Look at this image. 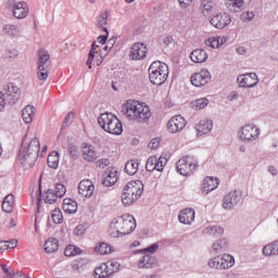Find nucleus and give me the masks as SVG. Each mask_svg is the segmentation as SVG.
<instances>
[{
	"label": "nucleus",
	"instance_id": "obj_22",
	"mask_svg": "<svg viewBox=\"0 0 278 278\" xmlns=\"http://www.w3.org/2000/svg\"><path fill=\"white\" fill-rule=\"evenodd\" d=\"M197 213L193 208L187 207L179 212L178 219L182 225H192L194 223V217Z\"/></svg>",
	"mask_w": 278,
	"mask_h": 278
},
{
	"label": "nucleus",
	"instance_id": "obj_8",
	"mask_svg": "<svg viewBox=\"0 0 278 278\" xmlns=\"http://www.w3.org/2000/svg\"><path fill=\"white\" fill-rule=\"evenodd\" d=\"M118 268H121V264H118V262L109 261L97 267L94 274L97 278H108L110 275H113V273H118Z\"/></svg>",
	"mask_w": 278,
	"mask_h": 278
},
{
	"label": "nucleus",
	"instance_id": "obj_31",
	"mask_svg": "<svg viewBox=\"0 0 278 278\" xmlns=\"http://www.w3.org/2000/svg\"><path fill=\"white\" fill-rule=\"evenodd\" d=\"M115 117H116V115H114L112 113H102L98 117V123H99L100 127H102L103 130L106 131L108 126L111 125V123L114 121Z\"/></svg>",
	"mask_w": 278,
	"mask_h": 278
},
{
	"label": "nucleus",
	"instance_id": "obj_24",
	"mask_svg": "<svg viewBox=\"0 0 278 278\" xmlns=\"http://www.w3.org/2000/svg\"><path fill=\"white\" fill-rule=\"evenodd\" d=\"M27 14H29L27 2H15L13 4V15L15 18H26Z\"/></svg>",
	"mask_w": 278,
	"mask_h": 278
},
{
	"label": "nucleus",
	"instance_id": "obj_37",
	"mask_svg": "<svg viewBox=\"0 0 278 278\" xmlns=\"http://www.w3.org/2000/svg\"><path fill=\"white\" fill-rule=\"evenodd\" d=\"M60 249V241L55 238H50L45 242L46 253H55Z\"/></svg>",
	"mask_w": 278,
	"mask_h": 278
},
{
	"label": "nucleus",
	"instance_id": "obj_47",
	"mask_svg": "<svg viewBox=\"0 0 278 278\" xmlns=\"http://www.w3.org/2000/svg\"><path fill=\"white\" fill-rule=\"evenodd\" d=\"M160 249V243H152L146 249L138 250L137 253H144L146 255H153Z\"/></svg>",
	"mask_w": 278,
	"mask_h": 278
},
{
	"label": "nucleus",
	"instance_id": "obj_34",
	"mask_svg": "<svg viewBox=\"0 0 278 278\" xmlns=\"http://www.w3.org/2000/svg\"><path fill=\"white\" fill-rule=\"evenodd\" d=\"M263 255H265V257L278 255V240L265 245L263 248Z\"/></svg>",
	"mask_w": 278,
	"mask_h": 278
},
{
	"label": "nucleus",
	"instance_id": "obj_55",
	"mask_svg": "<svg viewBox=\"0 0 278 278\" xmlns=\"http://www.w3.org/2000/svg\"><path fill=\"white\" fill-rule=\"evenodd\" d=\"M160 138H154L148 143V149H157L160 147Z\"/></svg>",
	"mask_w": 278,
	"mask_h": 278
},
{
	"label": "nucleus",
	"instance_id": "obj_12",
	"mask_svg": "<svg viewBox=\"0 0 278 278\" xmlns=\"http://www.w3.org/2000/svg\"><path fill=\"white\" fill-rule=\"evenodd\" d=\"M2 93L4 94L7 103L10 105H15V103L18 102V99H21V89L13 83L8 84Z\"/></svg>",
	"mask_w": 278,
	"mask_h": 278
},
{
	"label": "nucleus",
	"instance_id": "obj_33",
	"mask_svg": "<svg viewBox=\"0 0 278 278\" xmlns=\"http://www.w3.org/2000/svg\"><path fill=\"white\" fill-rule=\"evenodd\" d=\"M34 116H36V108H34V105H26L22 111V118L24 123H31L34 121Z\"/></svg>",
	"mask_w": 278,
	"mask_h": 278
},
{
	"label": "nucleus",
	"instance_id": "obj_44",
	"mask_svg": "<svg viewBox=\"0 0 278 278\" xmlns=\"http://www.w3.org/2000/svg\"><path fill=\"white\" fill-rule=\"evenodd\" d=\"M210 268H215L216 270H224L223 261L220 255H217L211 260H208Z\"/></svg>",
	"mask_w": 278,
	"mask_h": 278
},
{
	"label": "nucleus",
	"instance_id": "obj_41",
	"mask_svg": "<svg viewBox=\"0 0 278 278\" xmlns=\"http://www.w3.org/2000/svg\"><path fill=\"white\" fill-rule=\"evenodd\" d=\"M220 257H222V266L224 270L232 268V266L236 265V258H233L231 254H224V255H220Z\"/></svg>",
	"mask_w": 278,
	"mask_h": 278
},
{
	"label": "nucleus",
	"instance_id": "obj_18",
	"mask_svg": "<svg viewBox=\"0 0 278 278\" xmlns=\"http://www.w3.org/2000/svg\"><path fill=\"white\" fill-rule=\"evenodd\" d=\"M78 192L80 197L90 199L94 194V184L90 179H84L78 184Z\"/></svg>",
	"mask_w": 278,
	"mask_h": 278
},
{
	"label": "nucleus",
	"instance_id": "obj_57",
	"mask_svg": "<svg viewBox=\"0 0 278 278\" xmlns=\"http://www.w3.org/2000/svg\"><path fill=\"white\" fill-rule=\"evenodd\" d=\"M17 245H18V241L16 239L5 241V251H8V249H16Z\"/></svg>",
	"mask_w": 278,
	"mask_h": 278
},
{
	"label": "nucleus",
	"instance_id": "obj_56",
	"mask_svg": "<svg viewBox=\"0 0 278 278\" xmlns=\"http://www.w3.org/2000/svg\"><path fill=\"white\" fill-rule=\"evenodd\" d=\"M98 168H105V166H110V159H100L97 161Z\"/></svg>",
	"mask_w": 278,
	"mask_h": 278
},
{
	"label": "nucleus",
	"instance_id": "obj_59",
	"mask_svg": "<svg viewBox=\"0 0 278 278\" xmlns=\"http://www.w3.org/2000/svg\"><path fill=\"white\" fill-rule=\"evenodd\" d=\"M86 231V226L85 225H78L75 229H74V233L75 236H83V233Z\"/></svg>",
	"mask_w": 278,
	"mask_h": 278
},
{
	"label": "nucleus",
	"instance_id": "obj_23",
	"mask_svg": "<svg viewBox=\"0 0 278 278\" xmlns=\"http://www.w3.org/2000/svg\"><path fill=\"white\" fill-rule=\"evenodd\" d=\"M214 10H216V2H213L212 0H201L199 8L201 16L207 18L214 14Z\"/></svg>",
	"mask_w": 278,
	"mask_h": 278
},
{
	"label": "nucleus",
	"instance_id": "obj_61",
	"mask_svg": "<svg viewBox=\"0 0 278 278\" xmlns=\"http://www.w3.org/2000/svg\"><path fill=\"white\" fill-rule=\"evenodd\" d=\"M5 103H8V101L4 98L3 91H0V112L5 110Z\"/></svg>",
	"mask_w": 278,
	"mask_h": 278
},
{
	"label": "nucleus",
	"instance_id": "obj_46",
	"mask_svg": "<svg viewBox=\"0 0 278 278\" xmlns=\"http://www.w3.org/2000/svg\"><path fill=\"white\" fill-rule=\"evenodd\" d=\"M51 218L55 225H61L64 220V216L62 215V211L60 208H54L51 214Z\"/></svg>",
	"mask_w": 278,
	"mask_h": 278
},
{
	"label": "nucleus",
	"instance_id": "obj_35",
	"mask_svg": "<svg viewBox=\"0 0 278 278\" xmlns=\"http://www.w3.org/2000/svg\"><path fill=\"white\" fill-rule=\"evenodd\" d=\"M63 210L65 214H77V202L73 199H64Z\"/></svg>",
	"mask_w": 278,
	"mask_h": 278
},
{
	"label": "nucleus",
	"instance_id": "obj_26",
	"mask_svg": "<svg viewBox=\"0 0 278 278\" xmlns=\"http://www.w3.org/2000/svg\"><path fill=\"white\" fill-rule=\"evenodd\" d=\"M118 181V172L116 169H109L104 173V179L102 181L105 188H112Z\"/></svg>",
	"mask_w": 278,
	"mask_h": 278
},
{
	"label": "nucleus",
	"instance_id": "obj_2",
	"mask_svg": "<svg viewBox=\"0 0 278 278\" xmlns=\"http://www.w3.org/2000/svg\"><path fill=\"white\" fill-rule=\"evenodd\" d=\"M136 227V218L134 215L124 214L112 220L109 231L112 238H121L122 236L132 233Z\"/></svg>",
	"mask_w": 278,
	"mask_h": 278
},
{
	"label": "nucleus",
	"instance_id": "obj_51",
	"mask_svg": "<svg viewBox=\"0 0 278 278\" xmlns=\"http://www.w3.org/2000/svg\"><path fill=\"white\" fill-rule=\"evenodd\" d=\"M241 18L247 23H251L255 18V13L253 11L243 12Z\"/></svg>",
	"mask_w": 278,
	"mask_h": 278
},
{
	"label": "nucleus",
	"instance_id": "obj_58",
	"mask_svg": "<svg viewBox=\"0 0 278 278\" xmlns=\"http://www.w3.org/2000/svg\"><path fill=\"white\" fill-rule=\"evenodd\" d=\"M73 118H75V113H74V112H70V113L65 116V118H64V121H63V127H66V126L68 125V123H70L71 121H73Z\"/></svg>",
	"mask_w": 278,
	"mask_h": 278
},
{
	"label": "nucleus",
	"instance_id": "obj_43",
	"mask_svg": "<svg viewBox=\"0 0 278 278\" xmlns=\"http://www.w3.org/2000/svg\"><path fill=\"white\" fill-rule=\"evenodd\" d=\"M96 253H100V255H108L110 253H112V245L102 242L99 243L96 248H94Z\"/></svg>",
	"mask_w": 278,
	"mask_h": 278
},
{
	"label": "nucleus",
	"instance_id": "obj_50",
	"mask_svg": "<svg viewBox=\"0 0 278 278\" xmlns=\"http://www.w3.org/2000/svg\"><path fill=\"white\" fill-rule=\"evenodd\" d=\"M155 162H156V156H150L148 159L146 168L149 173H153V170H155Z\"/></svg>",
	"mask_w": 278,
	"mask_h": 278
},
{
	"label": "nucleus",
	"instance_id": "obj_6",
	"mask_svg": "<svg viewBox=\"0 0 278 278\" xmlns=\"http://www.w3.org/2000/svg\"><path fill=\"white\" fill-rule=\"evenodd\" d=\"M176 168L182 177H190L199 168V159L194 155H185L176 163Z\"/></svg>",
	"mask_w": 278,
	"mask_h": 278
},
{
	"label": "nucleus",
	"instance_id": "obj_39",
	"mask_svg": "<svg viewBox=\"0 0 278 278\" xmlns=\"http://www.w3.org/2000/svg\"><path fill=\"white\" fill-rule=\"evenodd\" d=\"M138 168H140V163H138V160H130L125 165V173L132 176L138 173Z\"/></svg>",
	"mask_w": 278,
	"mask_h": 278
},
{
	"label": "nucleus",
	"instance_id": "obj_4",
	"mask_svg": "<svg viewBox=\"0 0 278 278\" xmlns=\"http://www.w3.org/2000/svg\"><path fill=\"white\" fill-rule=\"evenodd\" d=\"M144 192V184L141 180H131L123 189L122 202L124 205H134Z\"/></svg>",
	"mask_w": 278,
	"mask_h": 278
},
{
	"label": "nucleus",
	"instance_id": "obj_13",
	"mask_svg": "<svg viewBox=\"0 0 278 278\" xmlns=\"http://www.w3.org/2000/svg\"><path fill=\"white\" fill-rule=\"evenodd\" d=\"M137 254V268H155V266H157V258H155V256L144 253Z\"/></svg>",
	"mask_w": 278,
	"mask_h": 278
},
{
	"label": "nucleus",
	"instance_id": "obj_60",
	"mask_svg": "<svg viewBox=\"0 0 278 278\" xmlns=\"http://www.w3.org/2000/svg\"><path fill=\"white\" fill-rule=\"evenodd\" d=\"M68 153H70V155H72V157H77V153H78L77 146L70 144L68 146Z\"/></svg>",
	"mask_w": 278,
	"mask_h": 278
},
{
	"label": "nucleus",
	"instance_id": "obj_45",
	"mask_svg": "<svg viewBox=\"0 0 278 278\" xmlns=\"http://www.w3.org/2000/svg\"><path fill=\"white\" fill-rule=\"evenodd\" d=\"M64 255L66 257H75V255H81V249L71 244L65 249Z\"/></svg>",
	"mask_w": 278,
	"mask_h": 278
},
{
	"label": "nucleus",
	"instance_id": "obj_21",
	"mask_svg": "<svg viewBox=\"0 0 278 278\" xmlns=\"http://www.w3.org/2000/svg\"><path fill=\"white\" fill-rule=\"evenodd\" d=\"M51 54L45 49L38 50L37 68L38 71H47L49 68V62Z\"/></svg>",
	"mask_w": 278,
	"mask_h": 278
},
{
	"label": "nucleus",
	"instance_id": "obj_9",
	"mask_svg": "<svg viewBox=\"0 0 278 278\" xmlns=\"http://www.w3.org/2000/svg\"><path fill=\"white\" fill-rule=\"evenodd\" d=\"M238 136L242 142H253L260 138V128L253 124H248L239 130Z\"/></svg>",
	"mask_w": 278,
	"mask_h": 278
},
{
	"label": "nucleus",
	"instance_id": "obj_62",
	"mask_svg": "<svg viewBox=\"0 0 278 278\" xmlns=\"http://www.w3.org/2000/svg\"><path fill=\"white\" fill-rule=\"evenodd\" d=\"M114 45H116V38H111L108 40V45L104 46V51H110V49H112V47H114Z\"/></svg>",
	"mask_w": 278,
	"mask_h": 278
},
{
	"label": "nucleus",
	"instance_id": "obj_30",
	"mask_svg": "<svg viewBox=\"0 0 278 278\" xmlns=\"http://www.w3.org/2000/svg\"><path fill=\"white\" fill-rule=\"evenodd\" d=\"M204 236H214L215 238H219L222 233H225V229L218 225H211L205 227L202 230Z\"/></svg>",
	"mask_w": 278,
	"mask_h": 278
},
{
	"label": "nucleus",
	"instance_id": "obj_64",
	"mask_svg": "<svg viewBox=\"0 0 278 278\" xmlns=\"http://www.w3.org/2000/svg\"><path fill=\"white\" fill-rule=\"evenodd\" d=\"M94 60V52L92 50H90L89 52V56L87 60V66H89V68H92V61Z\"/></svg>",
	"mask_w": 278,
	"mask_h": 278
},
{
	"label": "nucleus",
	"instance_id": "obj_15",
	"mask_svg": "<svg viewBox=\"0 0 278 278\" xmlns=\"http://www.w3.org/2000/svg\"><path fill=\"white\" fill-rule=\"evenodd\" d=\"M184 127H186V119L181 115H175L167 124L169 134H178V131H181Z\"/></svg>",
	"mask_w": 278,
	"mask_h": 278
},
{
	"label": "nucleus",
	"instance_id": "obj_63",
	"mask_svg": "<svg viewBox=\"0 0 278 278\" xmlns=\"http://www.w3.org/2000/svg\"><path fill=\"white\" fill-rule=\"evenodd\" d=\"M193 0H178L180 8L187 9L190 8V4L192 3Z\"/></svg>",
	"mask_w": 278,
	"mask_h": 278
},
{
	"label": "nucleus",
	"instance_id": "obj_7",
	"mask_svg": "<svg viewBox=\"0 0 278 278\" xmlns=\"http://www.w3.org/2000/svg\"><path fill=\"white\" fill-rule=\"evenodd\" d=\"M66 194V187L62 184H56L54 189H48L42 199L45 203L48 205H53V203H58V199H62Z\"/></svg>",
	"mask_w": 278,
	"mask_h": 278
},
{
	"label": "nucleus",
	"instance_id": "obj_36",
	"mask_svg": "<svg viewBox=\"0 0 278 278\" xmlns=\"http://www.w3.org/2000/svg\"><path fill=\"white\" fill-rule=\"evenodd\" d=\"M14 210V195L8 194L2 202V211L5 212V214H12Z\"/></svg>",
	"mask_w": 278,
	"mask_h": 278
},
{
	"label": "nucleus",
	"instance_id": "obj_27",
	"mask_svg": "<svg viewBox=\"0 0 278 278\" xmlns=\"http://www.w3.org/2000/svg\"><path fill=\"white\" fill-rule=\"evenodd\" d=\"M191 60L194 64H203V62H207V52L204 49H195L190 54Z\"/></svg>",
	"mask_w": 278,
	"mask_h": 278
},
{
	"label": "nucleus",
	"instance_id": "obj_19",
	"mask_svg": "<svg viewBox=\"0 0 278 278\" xmlns=\"http://www.w3.org/2000/svg\"><path fill=\"white\" fill-rule=\"evenodd\" d=\"M131 60H144L147 58V45L142 42H136L130 50Z\"/></svg>",
	"mask_w": 278,
	"mask_h": 278
},
{
	"label": "nucleus",
	"instance_id": "obj_16",
	"mask_svg": "<svg viewBox=\"0 0 278 278\" xmlns=\"http://www.w3.org/2000/svg\"><path fill=\"white\" fill-rule=\"evenodd\" d=\"M81 153H83V160L85 162H94L99 159V152H97V149H94V146L90 143L84 142L81 144Z\"/></svg>",
	"mask_w": 278,
	"mask_h": 278
},
{
	"label": "nucleus",
	"instance_id": "obj_20",
	"mask_svg": "<svg viewBox=\"0 0 278 278\" xmlns=\"http://www.w3.org/2000/svg\"><path fill=\"white\" fill-rule=\"evenodd\" d=\"M220 180L218 179V177L207 176L206 178H204L202 184L203 194H210V192H214V190L218 188Z\"/></svg>",
	"mask_w": 278,
	"mask_h": 278
},
{
	"label": "nucleus",
	"instance_id": "obj_48",
	"mask_svg": "<svg viewBox=\"0 0 278 278\" xmlns=\"http://www.w3.org/2000/svg\"><path fill=\"white\" fill-rule=\"evenodd\" d=\"M167 162H168V160L166 157L161 156L157 159V156H156V162L154 164V166H155L154 170L162 173V170H164V166H166Z\"/></svg>",
	"mask_w": 278,
	"mask_h": 278
},
{
	"label": "nucleus",
	"instance_id": "obj_49",
	"mask_svg": "<svg viewBox=\"0 0 278 278\" xmlns=\"http://www.w3.org/2000/svg\"><path fill=\"white\" fill-rule=\"evenodd\" d=\"M195 110H203L210 105V100L207 98H201L194 101Z\"/></svg>",
	"mask_w": 278,
	"mask_h": 278
},
{
	"label": "nucleus",
	"instance_id": "obj_29",
	"mask_svg": "<svg viewBox=\"0 0 278 278\" xmlns=\"http://www.w3.org/2000/svg\"><path fill=\"white\" fill-rule=\"evenodd\" d=\"M225 7L229 12H242L244 10V0H225Z\"/></svg>",
	"mask_w": 278,
	"mask_h": 278
},
{
	"label": "nucleus",
	"instance_id": "obj_28",
	"mask_svg": "<svg viewBox=\"0 0 278 278\" xmlns=\"http://www.w3.org/2000/svg\"><path fill=\"white\" fill-rule=\"evenodd\" d=\"M104 131L112 134L113 136H121V134H123V123H121V119L115 116L111 125H109Z\"/></svg>",
	"mask_w": 278,
	"mask_h": 278
},
{
	"label": "nucleus",
	"instance_id": "obj_10",
	"mask_svg": "<svg viewBox=\"0 0 278 278\" xmlns=\"http://www.w3.org/2000/svg\"><path fill=\"white\" fill-rule=\"evenodd\" d=\"M210 23L215 29H225L231 25V15L225 11H217L212 15Z\"/></svg>",
	"mask_w": 278,
	"mask_h": 278
},
{
	"label": "nucleus",
	"instance_id": "obj_25",
	"mask_svg": "<svg viewBox=\"0 0 278 278\" xmlns=\"http://www.w3.org/2000/svg\"><path fill=\"white\" fill-rule=\"evenodd\" d=\"M214 129V122L212 119H202L198 125H195V130L198 136H205Z\"/></svg>",
	"mask_w": 278,
	"mask_h": 278
},
{
	"label": "nucleus",
	"instance_id": "obj_1",
	"mask_svg": "<svg viewBox=\"0 0 278 278\" xmlns=\"http://www.w3.org/2000/svg\"><path fill=\"white\" fill-rule=\"evenodd\" d=\"M122 110L128 118L134 123H149L151 118V108L144 102H138L136 100H128L122 105Z\"/></svg>",
	"mask_w": 278,
	"mask_h": 278
},
{
	"label": "nucleus",
	"instance_id": "obj_5",
	"mask_svg": "<svg viewBox=\"0 0 278 278\" xmlns=\"http://www.w3.org/2000/svg\"><path fill=\"white\" fill-rule=\"evenodd\" d=\"M149 79L154 86H162L168 79V65L154 61L149 67Z\"/></svg>",
	"mask_w": 278,
	"mask_h": 278
},
{
	"label": "nucleus",
	"instance_id": "obj_32",
	"mask_svg": "<svg viewBox=\"0 0 278 278\" xmlns=\"http://www.w3.org/2000/svg\"><path fill=\"white\" fill-rule=\"evenodd\" d=\"M2 33L4 36H9V38H17V36H21V29L14 24L4 25Z\"/></svg>",
	"mask_w": 278,
	"mask_h": 278
},
{
	"label": "nucleus",
	"instance_id": "obj_52",
	"mask_svg": "<svg viewBox=\"0 0 278 278\" xmlns=\"http://www.w3.org/2000/svg\"><path fill=\"white\" fill-rule=\"evenodd\" d=\"M205 45L206 47H211V49H218L219 47L216 37H210L208 39H206Z\"/></svg>",
	"mask_w": 278,
	"mask_h": 278
},
{
	"label": "nucleus",
	"instance_id": "obj_53",
	"mask_svg": "<svg viewBox=\"0 0 278 278\" xmlns=\"http://www.w3.org/2000/svg\"><path fill=\"white\" fill-rule=\"evenodd\" d=\"M5 58H9V60H16V58H18V50L16 49L7 50Z\"/></svg>",
	"mask_w": 278,
	"mask_h": 278
},
{
	"label": "nucleus",
	"instance_id": "obj_14",
	"mask_svg": "<svg viewBox=\"0 0 278 278\" xmlns=\"http://www.w3.org/2000/svg\"><path fill=\"white\" fill-rule=\"evenodd\" d=\"M239 84V88H255L257 84H260V78H257V74L255 73H247L242 74L237 78Z\"/></svg>",
	"mask_w": 278,
	"mask_h": 278
},
{
	"label": "nucleus",
	"instance_id": "obj_38",
	"mask_svg": "<svg viewBox=\"0 0 278 278\" xmlns=\"http://www.w3.org/2000/svg\"><path fill=\"white\" fill-rule=\"evenodd\" d=\"M227 240L219 239L212 244L211 251L212 253H223L227 251Z\"/></svg>",
	"mask_w": 278,
	"mask_h": 278
},
{
	"label": "nucleus",
	"instance_id": "obj_40",
	"mask_svg": "<svg viewBox=\"0 0 278 278\" xmlns=\"http://www.w3.org/2000/svg\"><path fill=\"white\" fill-rule=\"evenodd\" d=\"M48 166L50 168H59L60 166V152L53 151L48 155Z\"/></svg>",
	"mask_w": 278,
	"mask_h": 278
},
{
	"label": "nucleus",
	"instance_id": "obj_54",
	"mask_svg": "<svg viewBox=\"0 0 278 278\" xmlns=\"http://www.w3.org/2000/svg\"><path fill=\"white\" fill-rule=\"evenodd\" d=\"M38 79L45 81L49 77V68L48 70H38L37 72Z\"/></svg>",
	"mask_w": 278,
	"mask_h": 278
},
{
	"label": "nucleus",
	"instance_id": "obj_17",
	"mask_svg": "<svg viewBox=\"0 0 278 278\" xmlns=\"http://www.w3.org/2000/svg\"><path fill=\"white\" fill-rule=\"evenodd\" d=\"M240 193L238 191H230L224 197L223 207L224 210H233L240 203Z\"/></svg>",
	"mask_w": 278,
	"mask_h": 278
},
{
	"label": "nucleus",
	"instance_id": "obj_42",
	"mask_svg": "<svg viewBox=\"0 0 278 278\" xmlns=\"http://www.w3.org/2000/svg\"><path fill=\"white\" fill-rule=\"evenodd\" d=\"M109 16L108 11H105L97 17V26L103 29L105 34H108V27H105V25H108Z\"/></svg>",
	"mask_w": 278,
	"mask_h": 278
},
{
	"label": "nucleus",
	"instance_id": "obj_3",
	"mask_svg": "<svg viewBox=\"0 0 278 278\" xmlns=\"http://www.w3.org/2000/svg\"><path fill=\"white\" fill-rule=\"evenodd\" d=\"M38 153H40V140L35 137L27 147H23L20 150L17 161L25 170H27V168H34L38 160Z\"/></svg>",
	"mask_w": 278,
	"mask_h": 278
},
{
	"label": "nucleus",
	"instance_id": "obj_11",
	"mask_svg": "<svg viewBox=\"0 0 278 278\" xmlns=\"http://www.w3.org/2000/svg\"><path fill=\"white\" fill-rule=\"evenodd\" d=\"M190 81L195 88H203L212 81V73L207 68H203L191 75Z\"/></svg>",
	"mask_w": 278,
	"mask_h": 278
}]
</instances>
